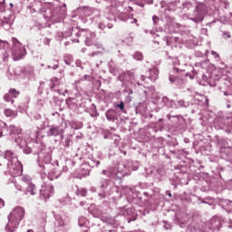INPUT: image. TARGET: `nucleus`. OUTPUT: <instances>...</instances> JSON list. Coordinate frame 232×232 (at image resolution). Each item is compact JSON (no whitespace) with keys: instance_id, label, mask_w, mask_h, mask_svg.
Returning <instances> with one entry per match:
<instances>
[{"instance_id":"f257e3e1","label":"nucleus","mask_w":232,"mask_h":232,"mask_svg":"<svg viewBox=\"0 0 232 232\" xmlns=\"http://www.w3.org/2000/svg\"><path fill=\"white\" fill-rule=\"evenodd\" d=\"M37 155L40 173L48 175L49 180H55V179H59V177H61V173L57 172V170L53 169V165L50 164V162H52V154L42 150L37 153Z\"/></svg>"},{"instance_id":"f03ea898","label":"nucleus","mask_w":232,"mask_h":232,"mask_svg":"<svg viewBox=\"0 0 232 232\" xmlns=\"http://www.w3.org/2000/svg\"><path fill=\"white\" fill-rule=\"evenodd\" d=\"M4 159L7 160V169L12 177L23 175V164L19 162L17 155L12 150H5L3 153Z\"/></svg>"},{"instance_id":"7ed1b4c3","label":"nucleus","mask_w":232,"mask_h":232,"mask_svg":"<svg viewBox=\"0 0 232 232\" xmlns=\"http://www.w3.org/2000/svg\"><path fill=\"white\" fill-rule=\"evenodd\" d=\"M24 218V208L23 207H16L8 216V223L5 227L7 232H14L17 227L21 220Z\"/></svg>"},{"instance_id":"20e7f679","label":"nucleus","mask_w":232,"mask_h":232,"mask_svg":"<svg viewBox=\"0 0 232 232\" xmlns=\"http://www.w3.org/2000/svg\"><path fill=\"white\" fill-rule=\"evenodd\" d=\"M66 14V5L63 4V6L59 5L54 7L53 9H47L45 11V17L48 21H52V23H61L63 19H64V15Z\"/></svg>"},{"instance_id":"39448f33","label":"nucleus","mask_w":232,"mask_h":232,"mask_svg":"<svg viewBox=\"0 0 232 232\" xmlns=\"http://www.w3.org/2000/svg\"><path fill=\"white\" fill-rule=\"evenodd\" d=\"M102 175L108 177V179H122V177L128 175V172L126 171V167L123 164H120L118 168L109 167L107 169L102 170Z\"/></svg>"},{"instance_id":"423d86ee","label":"nucleus","mask_w":232,"mask_h":232,"mask_svg":"<svg viewBox=\"0 0 232 232\" xmlns=\"http://www.w3.org/2000/svg\"><path fill=\"white\" fill-rule=\"evenodd\" d=\"M208 84L209 86H211V88H215L218 86V88L221 90V92H223L224 95H227V92L223 90H227V88L232 86L231 78L226 75H223L217 79L210 78L208 81Z\"/></svg>"},{"instance_id":"0eeeda50","label":"nucleus","mask_w":232,"mask_h":232,"mask_svg":"<svg viewBox=\"0 0 232 232\" xmlns=\"http://www.w3.org/2000/svg\"><path fill=\"white\" fill-rule=\"evenodd\" d=\"M118 80L122 82L126 88H133V86H142V83L137 80L135 73L128 71L119 75Z\"/></svg>"},{"instance_id":"6e6552de","label":"nucleus","mask_w":232,"mask_h":232,"mask_svg":"<svg viewBox=\"0 0 232 232\" xmlns=\"http://www.w3.org/2000/svg\"><path fill=\"white\" fill-rule=\"evenodd\" d=\"M12 54L14 61H19L26 55V49L21 44L19 40L13 38V50Z\"/></svg>"},{"instance_id":"1a4fd4ad","label":"nucleus","mask_w":232,"mask_h":232,"mask_svg":"<svg viewBox=\"0 0 232 232\" xmlns=\"http://www.w3.org/2000/svg\"><path fill=\"white\" fill-rule=\"evenodd\" d=\"M208 14V10L206 8V5L199 4L196 7V11L193 14V17H190V21H193L196 24L202 23L204 21V15Z\"/></svg>"},{"instance_id":"9d476101","label":"nucleus","mask_w":232,"mask_h":232,"mask_svg":"<svg viewBox=\"0 0 232 232\" xmlns=\"http://www.w3.org/2000/svg\"><path fill=\"white\" fill-rule=\"evenodd\" d=\"M226 121H229L228 118L226 120L224 119V115L222 113H219L216 116L214 120V128L216 130H224L227 133H232V130L227 129V122Z\"/></svg>"},{"instance_id":"9b49d317","label":"nucleus","mask_w":232,"mask_h":232,"mask_svg":"<svg viewBox=\"0 0 232 232\" xmlns=\"http://www.w3.org/2000/svg\"><path fill=\"white\" fill-rule=\"evenodd\" d=\"M100 189H102V192L99 193V197L102 198L110 197V195H111V192H110V189H111V181H110V179H102L100 181Z\"/></svg>"},{"instance_id":"f8f14e48","label":"nucleus","mask_w":232,"mask_h":232,"mask_svg":"<svg viewBox=\"0 0 232 232\" xmlns=\"http://www.w3.org/2000/svg\"><path fill=\"white\" fill-rule=\"evenodd\" d=\"M76 35H81L82 37H84V43L86 44V46H92L93 44H95V33L92 32V31H82L78 34H76Z\"/></svg>"},{"instance_id":"ddd939ff","label":"nucleus","mask_w":232,"mask_h":232,"mask_svg":"<svg viewBox=\"0 0 232 232\" xmlns=\"http://www.w3.org/2000/svg\"><path fill=\"white\" fill-rule=\"evenodd\" d=\"M53 195V186L52 184L43 185L40 189V198L47 200Z\"/></svg>"},{"instance_id":"4468645a","label":"nucleus","mask_w":232,"mask_h":232,"mask_svg":"<svg viewBox=\"0 0 232 232\" xmlns=\"http://www.w3.org/2000/svg\"><path fill=\"white\" fill-rule=\"evenodd\" d=\"M121 12H122V6L118 7L115 12L119 19H121V21H123L125 23H130V24L137 23V19L133 18L132 15H130L128 14H122Z\"/></svg>"},{"instance_id":"2eb2a0df","label":"nucleus","mask_w":232,"mask_h":232,"mask_svg":"<svg viewBox=\"0 0 232 232\" xmlns=\"http://www.w3.org/2000/svg\"><path fill=\"white\" fill-rule=\"evenodd\" d=\"M33 140L34 139L30 138V136L26 134H20L15 138L14 142L20 148H24V146H28V144H31Z\"/></svg>"},{"instance_id":"dca6fc26","label":"nucleus","mask_w":232,"mask_h":232,"mask_svg":"<svg viewBox=\"0 0 232 232\" xmlns=\"http://www.w3.org/2000/svg\"><path fill=\"white\" fill-rule=\"evenodd\" d=\"M63 133H64V130L59 126L51 125L46 132L47 137H61L63 139Z\"/></svg>"},{"instance_id":"f3484780","label":"nucleus","mask_w":232,"mask_h":232,"mask_svg":"<svg viewBox=\"0 0 232 232\" xmlns=\"http://www.w3.org/2000/svg\"><path fill=\"white\" fill-rule=\"evenodd\" d=\"M54 225L56 227H64L68 226V217H66L64 214H54Z\"/></svg>"},{"instance_id":"a211bd4d","label":"nucleus","mask_w":232,"mask_h":232,"mask_svg":"<svg viewBox=\"0 0 232 232\" xmlns=\"http://www.w3.org/2000/svg\"><path fill=\"white\" fill-rule=\"evenodd\" d=\"M154 104L158 106H167V108H175V101H171L168 99V97L164 96L162 99L158 98L156 102H153Z\"/></svg>"},{"instance_id":"6ab92c4d","label":"nucleus","mask_w":232,"mask_h":232,"mask_svg":"<svg viewBox=\"0 0 232 232\" xmlns=\"http://www.w3.org/2000/svg\"><path fill=\"white\" fill-rule=\"evenodd\" d=\"M8 48H10V44L6 41L0 40V52L2 53V59L6 63L8 61Z\"/></svg>"},{"instance_id":"aec40b11","label":"nucleus","mask_w":232,"mask_h":232,"mask_svg":"<svg viewBox=\"0 0 232 232\" xmlns=\"http://www.w3.org/2000/svg\"><path fill=\"white\" fill-rule=\"evenodd\" d=\"M93 8L91 7H79L76 10V14H79L80 19H83L84 17H90L92 15Z\"/></svg>"},{"instance_id":"412c9836","label":"nucleus","mask_w":232,"mask_h":232,"mask_svg":"<svg viewBox=\"0 0 232 232\" xmlns=\"http://www.w3.org/2000/svg\"><path fill=\"white\" fill-rule=\"evenodd\" d=\"M220 227H222V219L217 217L213 218L210 220V229H212V231H218Z\"/></svg>"},{"instance_id":"4be33fe9","label":"nucleus","mask_w":232,"mask_h":232,"mask_svg":"<svg viewBox=\"0 0 232 232\" xmlns=\"http://www.w3.org/2000/svg\"><path fill=\"white\" fill-rule=\"evenodd\" d=\"M105 117L110 122H115V121H117V111L114 109H109L105 112Z\"/></svg>"},{"instance_id":"5701e85b","label":"nucleus","mask_w":232,"mask_h":232,"mask_svg":"<svg viewBox=\"0 0 232 232\" xmlns=\"http://www.w3.org/2000/svg\"><path fill=\"white\" fill-rule=\"evenodd\" d=\"M22 73H24V75L29 80L34 79V77H35V73L34 72V67L30 65L24 67L22 70Z\"/></svg>"},{"instance_id":"b1692460","label":"nucleus","mask_w":232,"mask_h":232,"mask_svg":"<svg viewBox=\"0 0 232 232\" xmlns=\"http://www.w3.org/2000/svg\"><path fill=\"white\" fill-rule=\"evenodd\" d=\"M136 113H140V115H146L148 113V104L144 102H140L136 106L135 109Z\"/></svg>"},{"instance_id":"393cba45","label":"nucleus","mask_w":232,"mask_h":232,"mask_svg":"<svg viewBox=\"0 0 232 232\" xmlns=\"http://www.w3.org/2000/svg\"><path fill=\"white\" fill-rule=\"evenodd\" d=\"M6 135H21V128L15 127V125H10L7 128Z\"/></svg>"},{"instance_id":"a878e982","label":"nucleus","mask_w":232,"mask_h":232,"mask_svg":"<svg viewBox=\"0 0 232 232\" xmlns=\"http://www.w3.org/2000/svg\"><path fill=\"white\" fill-rule=\"evenodd\" d=\"M161 8H163L165 10V12L167 10L169 11H173L177 8V4L175 2H171L170 4H166V2H161Z\"/></svg>"},{"instance_id":"bb28decb","label":"nucleus","mask_w":232,"mask_h":232,"mask_svg":"<svg viewBox=\"0 0 232 232\" xmlns=\"http://www.w3.org/2000/svg\"><path fill=\"white\" fill-rule=\"evenodd\" d=\"M24 195L27 197H32L35 195V185L25 186Z\"/></svg>"},{"instance_id":"cd10ccee","label":"nucleus","mask_w":232,"mask_h":232,"mask_svg":"<svg viewBox=\"0 0 232 232\" xmlns=\"http://www.w3.org/2000/svg\"><path fill=\"white\" fill-rule=\"evenodd\" d=\"M22 182H23V186L26 187V186H34V183H32V178L29 175H24L22 177Z\"/></svg>"},{"instance_id":"c85d7f7f","label":"nucleus","mask_w":232,"mask_h":232,"mask_svg":"<svg viewBox=\"0 0 232 232\" xmlns=\"http://www.w3.org/2000/svg\"><path fill=\"white\" fill-rule=\"evenodd\" d=\"M199 150L203 155H209V152L211 151V145L209 143H204V145L200 147Z\"/></svg>"},{"instance_id":"c756f323","label":"nucleus","mask_w":232,"mask_h":232,"mask_svg":"<svg viewBox=\"0 0 232 232\" xmlns=\"http://www.w3.org/2000/svg\"><path fill=\"white\" fill-rule=\"evenodd\" d=\"M106 26L107 28L111 29L113 28V24H107L106 20H103V22H100L98 24L99 30H106Z\"/></svg>"},{"instance_id":"7c9ffc66","label":"nucleus","mask_w":232,"mask_h":232,"mask_svg":"<svg viewBox=\"0 0 232 232\" xmlns=\"http://www.w3.org/2000/svg\"><path fill=\"white\" fill-rule=\"evenodd\" d=\"M89 212L92 214V217H94V218H101L102 215V211L98 208L93 209L92 208H89Z\"/></svg>"},{"instance_id":"2f4dec72","label":"nucleus","mask_w":232,"mask_h":232,"mask_svg":"<svg viewBox=\"0 0 232 232\" xmlns=\"http://www.w3.org/2000/svg\"><path fill=\"white\" fill-rule=\"evenodd\" d=\"M157 77H159V70L157 68L150 69V75L149 76L150 81H157Z\"/></svg>"},{"instance_id":"473e14b6","label":"nucleus","mask_w":232,"mask_h":232,"mask_svg":"<svg viewBox=\"0 0 232 232\" xmlns=\"http://www.w3.org/2000/svg\"><path fill=\"white\" fill-rule=\"evenodd\" d=\"M78 226H80V227H88V219L85 217H80L78 219Z\"/></svg>"},{"instance_id":"72a5a7b5","label":"nucleus","mask_w":232,"mask_h":232,"mask_svg":"<svg viewBox=\"0 0 232 232\" xmlns=\"http://www.w3.org/2000/svg\"><path fill=\"white\" fill-rule=\"evenodd\" d=\"M189 102H184L183 100H179L175 104V108H188Z\"/></svg>"},{"instance_id":"f704fd0d","label":"nucleus","mask_w":232,"mask_h":232,"mask_svg":"<svg viewBox=\"0 0 232 232\" xmlns=\"http://www.w3.org/2000/svg\"><path fill=\"white\" fill-rule=\"evenodd\" d=\"M133 213V208H121L120 215H122L123 217H130Z\"/></svg>"},{"instance_id":"c9c22d12","label":"nucleus","mask_w":232,"mask_h":232,"mask_svg":"<svg viewBox=\"0 0 232 232\" xmlns=\"http://www.w3.org/2000/svg\"><path fill=\"white\" fill-rule=\"evenodd\" d=\"M0 19H4V23H6V24L12 25V23H14V15L10 14L9 16H0Z\"/></svg>"},{"instance_id":"e433bc0d","label":"nucleus","mask_w":232,"mask_h":232,"mask_svg":"<svg viewBox=\"0 0 232 232\" xmlns=\"http://www.w3.org/2000/svg\"><path fill=\"white\" fill-rule=\"evenodd\" d=\"M64 63H65V64L70 66V64H72V63H73V56H72V54H66L64 56Z\"/></svg>"},{"instance_id":"4c0bfd02","label":"nucleus","mask_w":232,"mask_h":232,"mask_svg":"<svg viewBox=\"0 0 232 232\" xmlns=\"http://www.w3.org/2000/svg\"><path fill=\"white\" fill-rule=\"evenodd\" d=\"M196 66H198L199 68H202V70H206L208 66H209V62L203 61L201 63H197Z\"/></svg>"},{"instance_id":"58836bf2","label":"nucleus","mask_w":232,"mask_h":232,"mask_svg":"<svg viewBox=\"0 0 232 232\" xmlns=\"http://www.w3.org/2000/svg\"><path fill=\"white\" fill-rule=\"evenodd\" d=\"M9 95H11L12 98L17 99L19 97V92H17L15 89L9 90Z\"/></svg>"},{"instance_id":"ea45409f","label":"nucleus","mask_w":232,"mask_h":232,"mask_svg":"<svg viewBox=\"0 0 232 232\" xmlns=\"http://www.w3.org/2000/svg\"><path fill=\"white\" fill-rule=\"evenodd\" d=\"M5 128H6V123L0 120V137H3V133H5Z\"/></svg>"},{"instance_id":"a19ab883","label":"nucleus","mask_w":232,"mask_h":232,"mask_svg":"<svg viewBox=\"0 0 232 232\" xmlns=\"http://www.w3.org/2000/svg\"><path fill=\"white\" fill-rule=\"evenodd\" d=\"M133 59H135L136 61H142V59H144V56H142V53L136 52L133 55Z\"/></svg>"},{"instance_id":"79ce46f5","label":"nucleus","mask_w":232,"mask_h":232,"mask_svg":"<svg viewBox=\"0 0 232 232\" xmlns=\"http://www.w3.org/2000/svg\"><path fill=\"white\" fill-rule=\"evenodd\" d=\"M5 117H15V112L12 111L11 109H6L5 111Z\"/></svg>"},{"instance_id":"37998d69","label":"nucleus","mask_w":232,"mask_h":232,"mask_svg":"<svg viewBox=\"0 0 232 232\" xmlns=\"http://www.w3.org/2000/svg\"><path fill=\"white\" fill-rule=\"evenodd\" d=\"M4 100L5 101V102H10L11 104H14V99H12V96L9 92L4 96Z\"/></svg>"},{"instance_id":"c03bdc74","label":"nucleus","mask_w":232,"mask_h":232,"mask_svg":"<svg viewBox=\"0 0 232 232\" xmlns=\"http://www.w3.org/2000/svg\"><path fill=\"white\" fill-rule=\"evenodd\" d=\"M63 144L65 148H70V146H72V139L71 138H66L64 140V141H63Z\"/></svg>"},{"instance_id":"a18cd8bd","label":"nucleus","mask_w":232,"mask_h":232,"mask_svg":"<svg viewBox=\"0 0 232 232\" xmlns=\"http://www.w3.org/2000/svg\"><path fill=\"white\" fill-rule=\"evenodd\" d=\"M73 32V27L69 28L68 31L63 33V37H70Z\"/></svg>"},{"instance_id":"49530a36","label":"nucleus","mask_w":232,"mask_h":232,"mask_svg":"<svg viewBox=\"0 0 232 232\" xmlns=\"http://www.w3.org/2000/svg\"><path fill=\"white\" fill-rule=\"evenodd\" d=\"M24 153H25V155H30V153H32V148L28 146V144L24 147Z\"/></svg>"},{"instance_id":"de8ad7c7","label":"nucleus","mask_w":232,"mask_h":232,"mask_svg":"<svg viewBox=\"0 0 232 232\" xmlns=\"http://www.w3.org/2000/svg\"><path fill=\"white\" fill-rule=\"evenodd\" d=\"M92 15H93V17H99L101 15V11L99 9L92 8Z\"/></svg>"},{"instance_id":"09e8293b","label":"nucleus","mask_w":232,"mask_h":232,"mask_svg":"<svg viewBox=\"0 0 232 232\" xmlns=\"http://www.w3.org/2000/svg\"><path fill=\"white\" fill-rule=\"evenodd\" d=\"M91 165L92 166V168H99V166L101 165V161L92 160H91Z\"/></svg>"},{"instance_id":"8fccbe9b","label":"nucleus","mask_w":232,"mask_h":232,"mask_svg":"<svg viewBox=\"0 0 232 232\" xmlns=\"http://www.w3.org/2000/svg\"><path fill=\"white\" fill-rule=\"evenodd\" d=\"M109 70L111 73H113L114 72H116L115 66L113 65V61H111L109 63Z\"/></svg>"},{"instance_id":"3c124183","label":"nucleus","mask_w":232,"mask_h":232,"mask_svg":"<svg viewBox=\"0 0 232 232\" xmlns=\"http://www.w3.org/2000/svg\"><path fill=\"white\" fill-rule=\"evenodd\" d=\"M169 81H170L171 82H179V78L173 74H170L169 76Z\"/></svg>"},{"instance_id":"603ef678","label":"nucleus","mask_w":232,"mask_h":232,"mask_svg":"<svg viewBox=\"0 0 232 232\" xmlns=\"http://www.w3.org/2000/svg\"><path fill=\"white\" fill-rule=\"evenodd\" d=\"M3 12H6V9L5 8V0L0 2V13L3 14Z\"/></svg>"},{"instance_id":"864d4df0","label":"nucleus","mask_w":232,"mask_h":232,"mask_svg":"<svg viewBox=\"0 0 232 232\" xmlns=\"http://www.w3.org/2000/svg\"><path fill=\"white\" fill-rule=\"evenodd\" d=\"M53 63H54L53 66L52 67V65H48V68H53V70H57V68H59V62L53 60Z\"/></svg>"},{"instance_id":"5fc2aeb1","label":"nucleus","mask_w":232,"mask_h":232,"mask_svg":"<svg viewBox=\"0 0 232 232\" xmlns=\"http://www.w3.org/2000/svg\"><path fill=\"white\" fill-rule=\"evenodd\" d=\"M225 226L226 227H228V229H232V220L227 219V221H225Z\"/></svg>"},{"instance_id":"6e6d98bb","label":"nucleus","mask_w":232,"mask_h":232,"mask_svg":"<svg viewBox=\"0 0 232 232\" xmlns=\"http://www.w3.org/2000/svg\"><path fill=\"white\" fill-rule=\"evenodd\" d=\"M116 108H119L121 111H124V102H121L120 103L115 105Z\"/></svg>"},{"instance_id":"4d7b16f0","label":"nucleus","mask_w":232,"mask_h":232,"mask_svg":"<svg viewBox=\"0 0 232 232\" xmlns=\"http://www.w3.org/2000/svg\"><path fill=\"white\" fill-rule=\"evenodd\" d=\"M14 188L15 189H17L18 191H23V188H24V186L20 185L18 183H14Z\"/></svg>"},{"instance_id":"13d9d810","label":"nucleus","mask_w":232,"mask_h":232,"mask_svg":"<svg viewBox=\"0 0 232 232\" xmlns=\"http://www.w3.org/2000/svg\"><path fill=\"white\" fill-rule=\"evenodd\" d=\"M105 19L107 21H115V16L113 14H110V15L105 16Z\"/></svg>"},{"instance_id":"bf43d9fd","label":"nucleus","mask_w":232,"mask_h":232,"mask_svg":"<svg viewBox=\"0 0 232 232\" xmlns=\"http://www.w3.org/2000/svg\"><path fill=\"white\" fill-rule=\"evenodd\" d=\"M76 66L78 68H82V70H84V67H82V62H81V60H76Z\"/></svg>"},{"instance_id":"052dcab7","label":"nucleus","mask_w":232,"mask_h":232,"mask_svg":"<svg viewBox=\"0 0 232 232\" xmlns=\"http://www.w3.org/2000/svg\"><path fill=\"white\" fill-rule=\"evenodd\" d=\"M211 55H213V57H214L215 59H220V56H219L218 53H217V52H215V51H212V52H211Z\"/></svg>"},{"instance_id":"680f3d73","label":"nucleus","mask_w":232,"mask_h":232,"mask_svg":"<svg viewBox=\"0 0 232 232\" xmlns=\"http://www.w3.org/2000/svg\"><path fill=\"white\" fill-rule=\"evenodd\" d=\"M44 44H45L46 46H49L50 45V39L44 38Z\"/></svg>"},{"instance_id":"e2e57ef3","label":"nucleus","mask_w":232,"mask_h":232,"mask_svg":"<svg viewBox=\"0 0 232 232\" xmlns=\"http://www.w3.org/2000/svg\"><path fill=\"white\" fill-rule=\"evenodd\" d=\"M152 21L154 24H157L159 23V17L158 16H153Z\"/></svg>"},{"instance_id":"0e129e2a","label":"nucleus","mask_w":232,"mask_h":232,"mask_svg":"<svg viewBox=\"0 0 232 232\" xmlns=\"http://www.w3.org/2000/svg\"><path fill=\"white\" fill-rule=\"evenodd\" d=\"M80 195H81L82 197H85V195H86V189L82 188V189L80 190Z\"/></svg>"},{"instance_id":"69168bd1","label":"nucleus","mask_w":232,"mask_h":232,"mask_svg":"<svg viewBox=\"0 0 232 232\" xmlns=\"http://www.w3.org/2000/svg\"><path fill=\"white\" fill-rule=\"evenodd\" d=\"M95 46H96V48L98 49V50H104V47H102V44H95Z\"/></svg>"},{"instance_id":"338daca9","label":"nucleus","mask_w":232,"mask_h":232,"mask_svg":"<svg viewBox=\"0 0 232 232\" xmlns=\"http://www.w3.org/2000/svg\"><path fill=\"white\" fill-rule=\"evenodd\" d=\"M106 222H108V224H113V222H115V219H113V218H107Z\"/></svg>"},{"instance_id":"774afa93","label":"nucleus","mask_w":232,"mask_h":232,"mask_svg":"<svg viewBox=\"0 0 232 232\" xmlns=\"http://www.w3.org/2000/svg\"><path fill=\"white\" fill-rule=\"evenodd\" d=\"M223 35H224V37H227V39H229L231 37V34L227 32H224Z\"/></svg>"}]
</instances>
